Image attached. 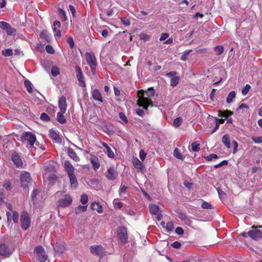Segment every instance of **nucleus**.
Returning a JSON list of instances; mask_svg holds the SVG:
<instances>
[{
  "label": "nucleus",
  "mask_w": 262,
  "mask_h": 262,
  "mask_svg": "<svg viewBox=\"0 0 262 262\" xmlns=\"http://www.w3.org/2000/svg\"><path fill=\"white\" fill-rule=\"evenodd\" d=\"M143 90H140L138 91V99L137 100V104L140 107H142L145 110H148L149 106H152V102L151 99L144 96Z\"/></svg>",
  "instance_id": "1"
},
{
  "label": "nucleus",
  "mask_w": 262,
  "mask_h": 262,
  "mask_svg": "<svg viewBox=\"0 0 262 262\" xmlns=\"http://www.w3.org/2000/svg\"><path fill=\"white\" fill-rule=\"evenodd\" d=\"M85 57L86 62L90 67L92 72L94 74L97 65L94 53L93 52H86Z\"/></svg>",
  "instance_id": "2"
},
{
  "label": "nucleus",
  "mask_w": 262,
  "mask_h": 262,
  "mask_svg": "<svg viewBox=\"0 0 262 262\" xmlns=\"http://www.w3.org/2000/svg\"><path fill=\"white\" fill-rule=\"evenodd\" d=\"M20 222L23 230H27L29 228L31 224V220L27 211H24L21 213Z\"/></svg>",
  "instance_id": "3"
},
{
  "label": "nucleus",
  "mask_w": 262,
  "mask_h": 262,
  "mask_svg": "<svg viewBox=\"0 0 262 262\" xmlns=\"http://www.w3.org/2000/svg\"><path fill=\"white\" fill-rule=\"evenodd\" d=\"M36 140L35 135L30 132H25L21 137V141L25 144L29 143L31 147L33 146Z\"/></svg>",
  "instance_id": "4"
},
{
  "label": "nucleus",
  "mask_w": 262,
  "mask_h": 262,
  "mask_svg": "<svg viewBox=\"0 0 262 262\" xmlns=\"http://www.w3.org/2000/svg\"><path fill=\"white\" fill-rule=\"evenodd\" d=\"M252 230L248 232V234L252 239L255 241L262 238V231L258 229V227L254 225L251 227Z\"/></svg>",
  "instance_id": "5"
},
{
  "label": "nucleus",
  "mask_w": 262,
  "mask_h": 262,
  "mask_svg": "<svg viewBox=\"0 0 262 262\" xmlns=\"http://www.w3.org/2000/svg\"><path fill=\"white\" fill-rule=\"evenodd\" d=\"M21 185L24 188H28L31 184V178L30 174L28 172L22 173L20 177Z\"/></svg>",
  "instance_id": "6"
},
{
  "label": "nucleus",
  "mask_w": 262,
  "mask_h": 262,
  "mask_svg": "<svg viewBox=\"0 0 262 262\" xmlns=\"http://www.w3.org/2000/svg\"><path fill=\"white\" fill-rule=\"evenodd\" d=\"M34 251L37 254L38 259L40 262L46 261L48 258V255L46 254L44 249L42 246L36 247Z\"/></svg>",
  "instance_id": "7"
},
{
  "label": "nucleus",
  "mask_w": 262,
  "mask_h": 262,
  "mask_svg": "<svg viewBox=\"0 0 262 262\" xmlns=\"http://www.w3.org/2000/svg\"><path fill=\"white\" fill-rule=\"evenodd\" d=\"M90 252L94 255L102 257L104 253V250L101 245H93L90 247Z\"/></svg>",
  "instance_id": "8"
},
{
  "label": "nucleus",
  "mask_w": 262,
  "mask_h": 262,
  "mask_svg": "<svg viewBox=\"0 0 262 262\" xmlns=\"http://www.w3.org/2000/svg\"><path fill=\"white\" fill-rule=\"evenodd\" d=\"M72 203V199L71 196L69 194H66L64 195L63 198L58 201V206L61 208H64L70 206Z\"/></svg>",
  "instance_id": "9"
},
{
  "label": "nucleus",
  "mask_w": 262,
  "mask_h": 262,
  "mask_svg": "<svg viewBox=\"0 0 262 262\" xmlns=\"http://www.w3.org/2000/svg\"><path fill=\"white\" fill-rule=\"evenodd\" d=\"M0 27L5 30L8 35H15L16 32L14 28H12L9 24L5 21H0Z\"/></svg>",
  "instance_id": "10"
},
{
  "label": "nucleus",
  "mask_w": 262,
  "mask_h": 262,
  "mask_svg": "<svg viewBox=\"0 0 262 262\" xmlns=\"http://www.w3.org/2000/svg\"><path fill=\"white\" fill-rule=\"evenodd\" d=\"M176 72H170L166 74V76L170 78V85L172 87L176 86L179 81L180 77L176 75Z\"/></svg>",
  "instance_id": "11"
},
{
  "label": "nucleus",
  "mask_w": 262,
  "mask_h": 262,
  "mask_svg": "<svg viewBox=\"0 0 262 262\" xmlns=\"http://www.w3.org/2000/svg\"><path fill=\"white\" fill-rule=\"evenodd\" d=\"M118 235L122 243H125L128 239L127 230L124 227H120L118 230Z\"/></svg>",
  "instance_id": "12"
},
{
  "label": "nucleus",
  "mask_w": 262,
  "mask_h": 262,
  "mask_svg": "<svg viewBox=\"0 0 262 262\" xmlns=\"http://www.w3.org/2000/svg\"><path fill=\"white\" fill-rule=\"evenodd\" d=\"M6 215L8 222H10L12 220L14 223H17L19 221V213L16 211H12V214L10 212H7Z\"/></svg>",
  "instance_id": "13"
},
{
  "label": "nucleus",
  "mask_w": 262,
  "mask_h": 262,
  "mask_svg": "<svg viewBox=\"0 0 262 262\" xmlns=\"http://www.w3.org/2000/svg\"><path fill=\"white\" fill-rule=\"evenodd\" d=\"M105 176L108 180H114L117 178L118 173L113 167H111L107 169Z\"/></svg>",
  "instance_id": "14"
},
{
  "label": "nucleus",
  "mask_w": 262,
  "mask_h": 262,
  "mask_svg": "<svg viewBox=\"0 0 262 262\" xmlns=\"http://www.w3.org/2000/svg\"><path fill=\"white\" fill-rule=\"evenodd\" d=\"M12 160L17 167H22L23 162L19 156L15 152L12 155Z\"/></svg>",
  "instance_id": "15"
},
{
  "label": "nucleus",
  "mask_w": 262,
  "mask_h": 262,
  "mask_svg": "<svg viewBox=\"0 0 262 262\" xmlns=\"http://www.w3.org/2000/svg\"><path fill=\"white\" fill-rule=\"evenodd\" d=\"M50 138L56 143H60L61 139L59 136L58 132L56 130L51 129L49 132Z\"/></svg>",
  "instance_id": "16"
},
{
  "label": "nucleus",
  "mask_w": 262,
  "mask_h": 262,
  "mask_svg": "<svg viewBox=\"0 0 262 262\" xmlns=\"http://www.w3.org/2000/svg\"><path fill=\"white\" fill-rule=\"evenodd\" d=\"M58 106L60 112H66L67 110V101L64 96H62L60 97L58 101Z\"/></svg>",
  "instance_id": "17"
},
{
  "label": "nucleus",
  "mask_w": 262,
  "mask_h": 262,
  "mask_svg": "<svg viewBox=\"0 0 262 262\" xmlns=\"http://www.w3.org/2000/svg\"><path fill=\"white\" fill-rule=\"evenodd\" d=\"M76 71L77 72V78L78 80L83 84L82 86H85V84L84 81V77L82 74V71L79 66H76Z\"/></svg>",
  "instance_id": "18"
},
{
  "label": "nucleus",
  "mask_w": 262,
  "mask_h": 262,
  "mask_svg": "<svg viewBox=\"0 0 262 262\" xmlns=\"http://www.w3.org/2000/svg\"><path fill=\"white\" fill-rule=\"evenodd\" d=\"M11 254L10 249L5 244L0 245V255L9 256Z\"/></svg>",
  "instance_id": "19"
},
{
  "label": "nucleus",
  "mask_w": 262,
  "mask_h": 262,
  "mask_svg": "<svg viewBox=\"0 0 262 262\" xmlns=\"http://www.w3.org/2000/svg\"><path fill=\"white\" fill-rule=\"evenodd\" d=\"M70 179V184L72 188H77L78 183L74 173L68 174Z\"/></svg>",
  "instance_id": "20"
},
{
  "label": "nucleus",
  "mask_w": 262,
  "mask_h": 262,
  "mask_svg": "<svg viewBox=\"0 0 262 262\" xmlns=\"http://www.w3.org/2000/svg\"><path fill=\"white\" fill-rule=\"evenodd\" d=\"M67 154L68 156L71 158L73 159L75 161L78 162L80 160L79 158L78 157V156L77 155L76 153L75 152L73 149L70 147L68 148Z\"/></svg>",
  "instance_id": "21"
},
{
  "label": "nucleus",
  "mask_w": 262,
  "mask_h": 262,
  "mask_svg": "<svg viewBox=\"0 0 262 262\" xmlns=\"http://www.w3.org/2000/svg\"><path fill=\"white\" fill-rule=\"evenodd\" d=\"M64 169L68 174L74 173V168L69 161H66L64 162Z\"/></svg>",
  "instance_id": "22"
},
{
  "label": "nucleus",
  "mask_w": 262,
  "mask_h": 262,
  "mask_svg": "<svg viewBox=\"0 0 262 262\" xmlns=\"http://www.w3.org/2000/svg\"><path fill=\"white\" fill-rule=\"evenodd\" d=\"M92 97L95 100L102 102L103 99L101 95L98 90L96 89H94L92 92Z\"/></svg>",
  "instance_id": "23"
},
{
  "label": "nucleus",
  "mask_w": 262,
  "mask_h": 262,
  "mask_svg": "<svg viewBox=\"0 0 262 262\" xmlns=\"http://www.w3.org/2000/svg\"><path fill=\"white\" fill-rule=\"evenodd\" d=\"M91 209L93 210L97 211L98 213H101L103 212V208L99 203L94 202L91 205Z\"/></svg>",
  "instance_id": "24"
},
{
  "label": "nucleus",
  "mask_w": 262,
  "mask_h": 262,
  "mask_svg": "<svg viewBox=\"0 0 262 262\" xmlns=\"http://www.w3.org/2000/svg\"><path fill=\"white\" fill-rule=\"evenodd\" d=\"M102 145H103V146L105 148V149H106L105 152L107 154V156L111 159L114 158L115 157L114 153L112 150L111 148L108 146V145L105 142H102Z\"/></svg>",
  "instance_id": "25"
},
{
  "label": "nucleus",
  "mask_w": 262,
  "mask_h": 262,
  "mask_svg": "<svg viewBox=\"0 0 262 262\" xmlns=\"http://www.w3.org/2000/svg\"><path fill=\"white\" fill-rule=\"evenodd\" d=\"M222 142L227 148H230L231 147L230 136L228 134H226L222 137Z\"/></svg>",
  "instance_id": "26"
},
{
  "label": "nucleus",
  "mask_w": 262,
  "mask_h": 262,
  "mask_svg": "<svg viewBox=\"0 0 262 262\" xmlns=\"http://www.w3.org/2000/svg\"><path fill=\"white\" fill-rule=\"evenodd\" d=\"M133 163L136 169H142L143 167L142 163L137 158L133 159Z\"/></svg>",
  "instance_id": "27"
},
{
  "label": "nucleus",
  "mask_w": 262,
  "mask_h": 262,
  "mask_svg": "<svg viewBox=\"0 0 262 262\" xmlns=\"http://www.w3.org/2000/svg\"><path fill=\"white\" fill-rule=\"evenodd\" d=\"M40 36L48 42H50L51 41V37L47 30L42 31L40 33Z\"/></svg>",
  "instance_id": "28"
},
{
  "label": "nucleus",
  "mask_w": 262,
  "mask_h": 262,
  "mask_svg": "<svg viewBox=\"0 0 262 262\" xmlns=\"http://www.w3.org/2000/svg\"><path fill=\"white\" fill-rule=\"evenodd\" d=\"M64 113H65V112H59L57 113V120L60 124H64L66 122V119L63 115Z\"/></svg>",
  "instance_id": "29"
},
{
  "label": "nucleus",
  "mask_w": 262,
  "mask_h": 262,
  "mask_svg": "<svg viewBox=\"0 0 262 262\" xmlns=\"http://www.w3.org/2000/svg\"><path fill=\"white\" fill-rule=\"evenodd\" d=\"M91 162L95 169H98L100 167V163L98 159L96 157L91 158Z\"/></svg>",
  "instance_id": "30"
},
{
  "label": "nucleus",
  "mask_w": 262,
  "mask_h": 262,
  "mask_svg": "<svg viewBox=\"0 0 262 262\" xmlns=\"http://www.w3.org/2000/svg\"><path fill=\"white\" fill-rule=\"evenodd\" d=\"M149 212L153 214H158L159 213V207L155 204H151L149 206Z\"/></svg>",
  "instance_id": "31"
},
{
  "label": "nucleus",
  "mask_w": 262,
  "mask_h": 262,
  "mask_svg": "<svg viewBox=\"0 0 262 262\" xmlns=\"http://www.w3.org/2000/svg\"><path fill=\"white\" fill-rule=\"evenodd\" d=\"M88 205L84 206L79 205L75 209V212L76 214H78L81 212H84L87 210Z\"/></svg>",
  "instance_id": "32"
},
{
  "label": "nucleus",
  "mask_w": 262,
  "mask_h": 262,
  "mask_svg": "<svg viewBox=\"0 0 262 262\" xmlns=\"http://www.w3.org/2000/svg\"><path fill=\"white\" fill-rule=\"evenodd\" d=\"M173 156L177 159L180 160H183L185 158V156L181 154L180 149H179L178 148H176L174 150Z\"/></svg>",
  "instance_id": "33"
},
{
  "label": "nucleus",
  "mask_w": 262,
  "mask_h": 262,
  "mask_svg": "<svg viewBox=\"0 0 262 262\" xmlns=\"http://www.w3.org/2000/svg\"><path fill=\"white\" fill-rule=\"evenodd\" d=\"M235 97L236 93L235 91H231V92H230L226 99L227 103H230L231 102H232L233 101V99L235 98Z\"/></svg>",
  "instance_id": "34"
},
{
  "label": "nucleus",
  "mask_w": 262,
  "mask_h": 262,
  "mask_svg": "<svg viewBox=\"0 0 262 262\" xmlns=\"http://www.w3.org/2000/svg\"><path fill=\"white\" fill-rule=\"evenodd\" d=\"M24 85L27 89L28 93H32L33 89L32 88V83L29 80H25L24 81Z\"/></svg>",
  "instance_id": "35"
},
{
  "label": "nucleus",
  "mask_w": 262,
  "mask_h": 262,
  "mask_svg": "<svg viewBox=\"0 0 262 262\" xmlns=\"http://www.w3.org/2000/svg\"><path fill=\"white\" fill-rule=\"evenodd\" d=\"M54 251L58 253H62L66 249L63 245H59L54 246Z\"/></svg>",
  "instance_id": "36"
},
{
  "label": "nucleus",
  "mask_w": 262,
  "mask_h": 262,
  "mask_svg": "<svg viewBox=\"0 0 262 262\" xmlns=\"http://www.w3.org/2000/svg\"><path fill=\"white\" fill-rule=\"evenodd\" d=\"M200 144L196 142L191 144L192 150L194 152H198L200 150Z\"/></svg>",
  "instance_id": "37"
},
{
  "label": "nucleus",
  "mask_w": 262,
  "mask_h": 262,
  "mask_svg": "<svg viewBox=\"0 0 262 262\" xmlns=\"http://www.w3.org/2000/svg\"><path fill=\"white\" fill-rule=\"evenodd\" d=\"M214 51L217 55H220L223 53L224 48L222 46H217L214 48Z\"/></svg>",
  "instance_id": "38"
},
{
  "label": "nucleus",
  "mask_w": 262,
  "mask_h": 262,
  "mask_svg": "<svg viewBox=\"0 0 262 262\" xmlns=\"http://www.w3.org/2000/svg\"><path fill=\"white\" fill-rule=\"evenodd\" d=\"M80 202L83 205H86L88 202V196L85 194H83L81 195Z\"/></svg>",
  "instance_id": "39"
},
{
  "label": "nucleus",
  "mask_w": 262,
  "mask_h": 262,
  "mask_svg": "<svg viewBox=\"0 0 262 262\" xmlns=\"http://www.w3.org/2000/svg\"><path fill=\"white\" fill-rule=\"evenodd\" d=\"M2 54L5 56H9L13 54V50L11 49H6L2 50Z\"/></svg>",
  "instance_id": "40"
},
{
  "label": "nucleus",
  "mask_w": 262,
  "mask_h": 262,
  "mask_svg": "<svg viewBox=\"0 0 262 262\" xmlns=\"http://www.w3.org/2000/svg\"><path fill=\"white\" fill-rule=\"evenodd\" d=\"M173 228H174V226H173V223L171 222H168L166 224L165 228L167 232H169L173 230Z\"/></svg>",
  "instance_id": "41"
},
{
  "label": "nucleus",
  "mask_w": 262,
  "mask_h": 262,
  "mask_svg": "<svg viewBox=\"0 0 262 262\" xmlns=\"http://www.w3.org/2000/svg\"><path fill=\"white\" fill-rule=\"evenodd\" d=\"M182 122V119L180 117L176 118L173 122V125L175 127H179L181 125Z\"/></svg>",
  "instance_id": "42"
},
{
  "label": "nucleus",
  "mask_w": 262,
  "mask_h": 262,
  "mask_svg": "<svg viewBox=\"0 0 262 262\" xmlns=\"http://www.w3.org/2000/svg\"><path fill=\"white\" fill-rule=\"evenodd\" d=\"M51 74L52 75L56 77L59 74V69L56 67H53L51 69Z\"/></svg>",
  "instance_id": "43"
},
{
  "label": "nucleus",
  "mask_w": 262,
  "mask_h": 262,
  "mask_svg": "<svg viewBox=\"0 0 262 262\" xmlns=\"http://www.w3.org/2000/svg\"><path fill=\"white\" fill-rule=\"evenodd\" d=\"M250 89H251V86L248 84H246L245 85V86L242 90V94L244 96H245L246 95H247V93H248V92L249 91V90H250Z\"/></svg>",
  "instance_id": "44"
},
{
  "label": "nucleus",
  "mask_w": 262,
  "mask_h": 262,
  "mask_svg": "<svg viewBox=\"0 0 262 262\" xmlns=\"http://www.w3.org/2000/svg\"><path fill=\"white\" fill-rule=\"evenodd\" d=\"M191 51V50L185 51L184 54L181 56V59L183 61H186L187 59V56Z\"/></svg>",
  "instance_id": "45"
},
{
  "label": "nucleus",
  "mask_w": 262,
  "mask_h": 262,
  "mask_svg": "<svg viewBox=\"0 0 262 262\" xmlns=\"http://www.w3.org/2000/svg\"><path fill=\"white\" fill-rule=\"evenodd\" d=\"M155 94V90L152 88H149L146 92L145 95L148 97L154 96Z\"/></svg>",
  "instance_id": "46"
},
{
  "label": "nucleus",
  "mask_w": 262,
  "mask_h": 262,
  "mask_svg": "<svg viewBox=\"0 0 262 262\" xmlns=\"http://www.w3.org/2000/svg\"><path fill=\"white\" fill-rule=\"evenodd\" d=\"M219 158L218 156L214 154H211L206 157H205V159L208 161H211L213 159H217Z\"/></svg>",
  "instance_id": "47"
},
{
  "label": "nucleus",
  "mask_w": 262,
  "mask_h": 262,
  "mask_svg": "<svg viewBox=\"0 0 262 262\" xmlns=\"http://www.w3.org/2000/svg\"><path fill=\"white\" fill-rule=\"evenodd\" d=\"M121 21L125 26H129L130 24L129 19L126 17L121 18Z\"/></svg>",
  "instance_id": "48"
},
{
  "label": "nucleus",
  "mask_w": 262,
  "mask_h": 262,
  "mask_svg": "<svg viewBox=\"0 0 262 262\" xmlns=\"http://www.w3.org/2000/svg\"><path fill=\"white\" fill-rule=\"evenodd\" d=\"M67 42L69 44V46L71 49H73L74 47V41L72 37H69L67 39Z\"/></svg>",
  "instance_id": "49"
},
{
  "label": "nucleus",
  "mask_w": 262,
  "mask_h": 262,
  "mask_svg": "<svg viewBox=\"0 0 262 262\" xmlns=\"http://www.w3.org/2000/svg\"><path fill=\"white\" fill-rule=\"evenodd\" d=\"M40 119L42 121H48L50 120V117L46 113H43L41 114Z\"/></svg>",
  "instance_id": "50"
},
{
  "label": "nucleus",
  "mask_w": 262,
  "mask_h": 262,
  "mask_svg": "<svg viewBox=\"0 0 262 262\" xmlns=\"http://www.w3.org/2000/svg\"><path fill=\"white\" fill-rule=\"evenodd\" d=\"M201 207L204 209H212V208L211 205L206 202H203L201 205Z\"/></svg>",
  "instance_id": "51"
},
{
  "label": "nucleus",
  "mask_w": 262,
  "mask_h": 262,
  "mask_svg": "<svg viewBox=\"0 0 262 262\" xmlns=\"http://www.w3.org/2000/svg\"><path fill=\"white\" fill-rule=\"evenodd\" d=\"M244 108H246V110H248L249 108V106L246 104V103H242L239 106L237 109L236 111L238 113L240 112V111L241 110H243Z\"/></svg>",
  "instance_id": "52"
},
{
  "label": "nucleus",
  "mask_w": 262,
  "mask_h": 262,
  "mask_svg": "<svg viewBox=\"0 0 262 262\" xmlns=\"http://www.w3.org/2000/svg\"><path fill=\"white\" fill-rule=\"evenodd\" d=\"M252 140L256 143H262V136L258 137H252Z\"/></svg>",
  "instance_id": "53"
},
{
  "label": "nucleus",
  "mask_w": 262,
  "mask_h": 262,
  "mask_svg": "<svg viewBox=\"0 0 262 262\" xmlns=\"http://www.w3.org/2000/svg\"><path fill=\"white\" fill-rule=\"evenodd\" d=\"M46 51L50 54H53L54 52V50L53 49V47L51 45H47L46 47Z\"/></svg>",
  "instance_id": "54"
},
{
  "label": "nucleus",
  "mask_w": 262,
  "mask_h": 262,
  "mask_svg": "<svg viewBox=\"0 0 262 262\" xmlns=\"http://www.w3.org/2000/svg\"><path fill=\"white\" fill-rule=\"evenodd\" d=\"M119 118L125 123L128 122L127 119L125 114L122 112H120L119 114Z\"/></svg>",
  "instance_id": "55"
},
{
  "label": "nucleus",
  "mask_w": 262,
  "mask_h": 262,
  "mask_svg": "<svg viewBox=\"0 0 262 262\" xmlns=\"http://www.w3.org/2000/svg\"><path fill=\"white\" fill-rule=\"evenodd\" d=\"M127 189V187L125 185L121 184L120 188L119 189V193H124L126 192V190Z\"/></svg>",
  "instance_id": "56"
},
{
  "label": "nucleus",
  "mask_w": 262,
  "mask_h": 262,
  "mask_svg": "<svg viewBox=\"0 0 262 262\" xmlns=\"http://www.w3.org/2000/svg\"><path fill=\"white\" fill-rule=\"evenodd\" d=\"M181 246H182V244L180 242H177V241H176L171 244V246L173 248H176V249L180 248Z\"/></svg>",
  "instance_id": "57"
},
{
  "label": "nucleus",
  "mask_w": 262,
  "mask_h": 262,
  "mask_svg": "<svg viewBox=\"0 0 262 262\" xmlns=\"http://www.w3.org/2000/svg\"><path fill=\"white\" fill-rule=\"evenodd\" d=\"M53 31L54 32V35L60 37L61 36V32L58 29H57V27H53Z\"/></svg>",
  "instance_id": "58"
},
{
  "label": "nucleus",
  "mask_w": 262,
  "mask_h": 262,
  "mask_svg": "<svg viewBox=\"0 0 262 262\" xmlns=\"http://www.w3.org/2000/svg\"><path fill=\"white\" fill-rule=\"evenodd\" d=\"M146 154L143 150H141L139 153V157L141 160L143 161L146 158Z\"/></svg>",
  "instance_id": "59"
},
{
  "label": "nucleus",
  "mask_w": 262,
  "mask_h": 262,
  "mask_svg": "<svg viewBox=\"0 0 262 262\" xmlns=\"http://www.w3.org/2000/svg\"><path fill=\"white\" fill-rule=\"evenodd\" d=\"M169 36V34L167 33H162L160 38V41L165 40Z\"/></svg>",
  "instance_id": "60"
},
{
  "label": "nucleus",
  "mask_w": 262,
  "mask_h": 262,
  "mask_svg": "<svg viewBox=\"0 0 262 262\" xmlns=\"http://www.w3.org/2000/svg\"><path fill=\"white\" fill-rule=\"evenodd\" d=\"M175 232L179 235H182L184 233V230L181 227H177L176 229Z\"/></svg>",
  "instance_id": "61"
},
{
  "label": "nucleus",
  "mask_w": 262,
  "mask_h": 262,
  "mask_svg": "<svg viewBox=\"0 0 262 262\" xmlns=\"http://www.w3.org/2000/svg\"><path fill=\"white\" fill-rule=\"evenodd\" d=\"M136 114L139 116L142 117L144 115V111L140 108H138L136 110Z\"/></svg>",
  "instance_id": "62"
},
{
  "label": "nucleus",
  "mask_w": 262,
  "mask_h": 262,
  "mask_svg": "<svg viewBox=\"0 0 262 262\" xmlns=\"http://www.w3.org/2000/svg\"><path fill=\"white\" fill-rule=\"evenodd\" d=\"M232 144H233V152L234 154V153H235L237 151V147H238V143H237V142L236 141L234 140L232 142Z\"/></svg>",
  "instance_id": "63"
},
{
  "label": "nucleus",
  "mask_w": 262,
  "mask_h": 262,
  "mask_svg": "<svg viewBox=\"0 0 262 262\" xmlns=\"http://www.w3.org/2000/svg\"><path fill=\"white\" fill-rule=\"evenodd\" d=\"M58 13L61 16H62L63 17H64V19H66V12L63 10H62L60 8H59L58 9Z\"/></svg>",
  "instance_id": "64"
}]
</instances>
